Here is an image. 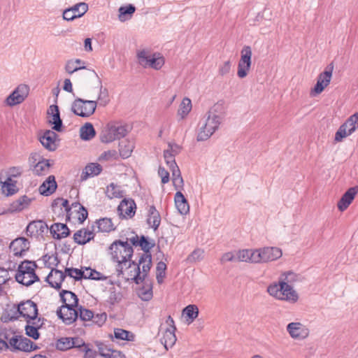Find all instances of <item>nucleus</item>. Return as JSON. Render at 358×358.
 Here are the masks:
<instances>
[{
	"instance_id": "5fc2aeb1",
	"label": "nucleus",
	"mask_w": 358,
	"mask_h": 358,
	"mask_svg": "<svg viewBox=\"0 0 358 358\" xmlns=\"http://www.w3.org/2000/svg\"><path fill=\"white\" fill-rule=\"evenodd\" d=\"M245 47L241 51V59L238 64V76L240 78L246 76V52H245Z\"/></svg>"
},
{
	"instance_id": "e433bc0d",
	"label": "nucleus",
	"mask_w": 358,
	"mask_h": 358,
	"mask_svg": "<svg viewBox=\"0 0 358 358\" xmlns=\"http://www.w3.org/2000/svg\"><path fill=\"white\" fill-rule=\"evenodd\" d=\"M136 8L131 4H129L126 6H121L119 8V15L118 18L121 22H125L126 20L130 19L135 12Z\"/></svg>"
},
{
	"instance_id": "473e14b6",
	"label": "nucleus",
	"mask_w": 358,
	"mask_h": 358,
	"mask_svg": "<svg viewBox=\"0 0 358 358\" xmlns=\"http://www.w3.org/2000/svg\"><path fill=\"white\" fill-rule=\"evenodd\" d=\"M147 222L148 224L154 229V230H157L159 227L161 222V217L159 212L156 210L155 206L150 207Z\"/></svg>"
},
{
	"instance_id": "79ce46f5",
	"label": "nucleus",
	"mask_w": 358,
	"mask_h": 358,
	"mask_svg": "<svg viewBox=\"0 0 358 358\" xmlns=\"http://www.w3.org/2000/svg\"><path fill=\"white\" fill-rule=\"evenodd\" d=\"M182 315L189 320V322H192L197 317L199 309L196 305H188L183 309Z\"/></svg>"
},
{
	"instance_id": "0e129e2a",
	"label": "nucleus",
	"mask_w": 358,
	"mask_h": 358,
	"mask_svg": "<svg viewBox=\"0 0 358 358\" xmlns=\"http://www.w3.org/2000/svg\"><path fill=\"white\" fill-rule=\"evenodd\" d=\"M82 271L83 269L74 268H66L65 269V274L68 275L71 278H74L75 280H80L82 279Z\"/></svg>"
},
{
	"instance_id": "9b49d317",
	"label": "nucleus",
	"mask_w": 358,
	"mask_h": 358,
	"mask_svg": "<svg viewBox=\"0 0 358 358\" xmlns=\"http://www.w3.org/2000/svg\"><path fill=\"white\" fill-rule=\"evenodd\" d=\"M333 69L334 66L332 64H330L327 66L325 71L318 76L317 83L314 88L311 90V95L314 96L320 94L324 88L329 85L332 77Z\"/></svg>"
},
{
	"instance_id": "b1692460",
	"label": "nucleus",
	"mask_w": 358,
	"mask_h": 358,
	"mask_svg": "<svg viewBox=\"0 0 358 358\" xmlns=\"http://www.w3.org/2000/svg\"><path fill=\"white\" fill-rule=\"evenodd\" d=\"M136 203L132 199H124L118 206L119 214L123 217H131L135 214Z\"/></svg>"
},
{
	"instance_id": "7ed1b4c3",
	"label": "nucleus",
	"mask_w": 358,
	"mask_h": 358,
	"mask_svg": "<svg viewBox=\"0 0 358 358\" xmlns=\"http://www.w3.org/2000/svg\"><path fill=\"white\" fill-rule=\"evenodd\" d=\"M270 296L277 300L283 301L289 303H295L299 300V294L291 285L286 284L285 281L279 279L278 282H273L267 287Z\"/></svg>"
},
{
	"instance_id": "338daca9",
	"label": "nucleus",
	"mask_w": 358,
	"mask_h": 358,
	"mask_svg": "<svg viewBox=\"0 0 358 358\" xmlns=\"http://www.w3.org/2000/svg\"><path fill=\"white\" fill-rule=\"evenodd\" d=\"M23 171L20 166L10 167L7 171V178L13 179V178L19 177Z\"/></svg>"
},
{
	"instance_id": "a18cd8bd",
	"label": "nucleus",
	"mask_w": 358,
	"mask_h": 358,
	"mask_svg": "<svg viewBox=\"0 0 358 358\" xmlns=\"http://www.w3.org/2000/svg\"><path fill=\"white\" fill-rule=\"evenodd\" d=\"M343 124L346 125L352 134L358 128V112L350 115Z\"/></svg>"
},
{
	"instance_id": "09e8293b",
	"label": "nucleus",
	"mask_w": 358,
	"mask_h": 358,
	"mask_svg": "<svg viewBox=\"0 0 358 358\" xmlns=\"http://www.w3.org/2000/svg\"><path fill=\"white\" fill-rule=\"evenodd\" d=\"M50 163L48 160H41L39 161L34 167L33 172L36 175H43L45 173L49 167H50Z\"/></svg>"
},
{
	"instance_id": "49530a36",
	"label": "nucleus",
	"mask_w": 358,
	"mask_h": 358,
	"mask_svg": "<svg viewBox=\"0 0 358 358\" xmlns=\"http://www.w3.org/2000/svg\"><path fill=\"white\" fill-rule=\"evenodd\" d=\"M119 146L120 155L122 156V157L124 159L128 158L133 151V144L129 142L122 141Z\"/></svg>"
},
{
	"instance_id": "0eeeda50",
	"label": "nucleus",
	"mask_w": 358,
	"mask_h": 358,
	"mask_svg": "<svg viewBox=\"0 0 358 358\" xmlns=\"http://www.w3.org/2000/svg\"><path fill=\"white\" fill-rule=\"evenodd\" d=\"M137 58L138 64L144 68L150 67L159 70L164 64V59L159 54H151L145 50L138 51Z\"/></svg>"
},
{
	"instance_id": "4be33fe9",
	"label": "nucleus",
	"mask_w": 358,
	"mask_h": 358,
	"mask_svg": "<svg viewBox=\"0 0 358 358\" xmlns=\"http://www.w3.org/2000/svg\"><path fill=\"white\" fill-rule=\"evenodd\" d=\"M48 227L47 224L42 220H36L31 222L26 228V234L27 236H33L42 235L47 231Z\"/></svg>"
},
{
	"instance_id": "4c0bfd02",
	"label": "nucleus",
	"mask_w": 358,
	"mask_h": 358,
	"mask_svg": "<svg viewBox=\"0 0 358 358\" xmlns=\"http://www.w3.org/2000/svg\"><path fill=\"white\" fill-rule=\"evenodd\" d=\"M192 108L191 100L187 97H185L179 106L178 115L180 116L181 119H184L191 111Z\"/></svg>"
},
{
	"instance_id": "bb28decb",
	"label": "nucleus",
	"mask_w": 358,
	"mask_h": 358,
	"mask_svg": "<svg viewBox=\"0 0 358 358\" xmlns=\"http://www.w3.org/2000/svg\"><path fill=\"white\" fill-rule=\"evenodd\" d=\"M175 205L181 215H186L189 211V206L183 194L178 191L174 196Z\"/></svg>"
},
{
	"instance_id": "8fccbe9b",
	"label": "nucleus",
	"mask_w": 358,
	"mask_h": 358,
	"mask_svg": "<svg viewBox=\"0 0 358 358\" xmlns=\"http://www.w3.org/2000/svg\"><path fill=\"white\" fill-rule=\"evenodd\" d=\"M122 299V294L120 292L116 290L115 287L109 289V295L107 299V303L110 305H114L119 303Z\"/></svg>"
},
{
	"instance_id": "a878e982",
	"label": "nucleus",
	"mask_w": 358,
	"mask_h": 358,
	"mask_svg": "<svg viewBox=\"0 0 358 358\" xmlns=\"http://www.w3.org/2000/svg\"><path fill=\"white\" fill-rule=\"evenodd\" d=\"M50 231L54 238L62 239L69 235L70 230L65 224L55 223L50 228Z\"/></svg>"
},
{
	"instance_id": "4d7b16f0",
	"label": "nucleus",
	"mask_w": 358,
	"mask_h": 358,
	"mask_svg": "<svg viewBox=\"0 0 358 358\" xmlns=\"http://www.w3.org/2000/svg\"><path fill=\"white\" fill-rule=\"evenodd\" d=\"M72 338L71 337L62 338L58 340L57 343V349L64 351L72 348Z\"/></svg>"
},
{
	"instance_id": "72a5a7b5",
	"label": "nucleus",
	"mask_w": 358,
	"mask_h": 358,
	"mask_svg": "<svg viewBox=\"0 0 358 358\" xmlns=\"http://www.w3.org/2000/svg\"><path fill=\"white\" fill-rule=\"evenodd\" d=\"M1 186L3 189L1 191L3 192V196H9L15 194L18 189L16 186V180L10 178H6L4 182H1Z\"/></svg>"
},
{
	"instance_id": "f3484780",
	"label": "nucleus",
	"mask_w": 358,
	"mask_h": 358,
	"mask_svg": "<svg viewBox=\"0 0 358 358\" xmlns=\"http://www.w3.org/2000/svg\"><path fill=\"white\" fill-rule=\"evenodd\" d=\"M358 193V186L349 188L342 196L337 203V207L340 211L345 210L354 200Z\"/></svg>"
},
{
	"instance_id": "f8f14e48",
	"label": "nucleus",
	"mask_w": 358,
	"mask_h": 358,
	"mask_svg": "<svg viewBox=\"0 0 358 358\" xmlns=\"http://www.w3.org/2000/svg\"><path fill=\"white\" fill-rule=\"evenodd\" d=\"M166 323L169 327L163 333V336L161 338V343L164 345V348L168 350L169 348H171L176 341V336L175 335L176 328L174 325V321L171 316L168 317Z\"/></svg>"
},
{
	"instance_id": "3c124183",
	"label": "nucleus",
	"mask_w": 358,
	"mask_h": 358,
	"mask_svg": "<svg viewBox=\"0 0 358 358\" xmlns=\"http://www.w3.org/2000/svg\"><path fill=\"white\" fill-rule=\"evenodd\" d=\"M351 134L352 133L349 129H348L346 125L342 124L335 134L334 140L336 142H341L345 138L350 136Z\"/></svg>"
},
{
	"instance_id": "864d4df0",
	"label": "nucleus",
	"mask_w": 358,
	"mask_h": 358,
	"mask_svg": "<svg viewBox=\"0 0 358 358\" xmlns=\"http://www.w3.org/2000/svg\"><path fill=\"white\" fill-rule=\"evenodd\" d=\"M262 249L248 250V260L252 263L263 262Z\"/></svg>"
},
{
	"instance_id": "c03bdc74",
	"label": "nucleus",
	"mask_w": 358,
	"mask_h": 358,
	"mask_svg": "<svg viewBox=\"0 0 358 358\" xmlns=\"http://www.w3.org/2000/svg\"><path fill=\"white\" fill-rule=\"evenodd\" d=\"M83 62L80 59H76L75 60H69L65 66V70L69 74H72L73 73L85 69V66H79L78 65L82 64Z\"/></svg>"
},
{
	"instance_id": "58836bf2",
	"label": "nucleus",
	"mask_w": 358,
	"mask_h": 358,
	"mask_svg": "<svg viewBox=\"0 0 358 358\" xmlns=\"http://www.w3.org/2000/svg\"><path fill=\"white\" fill-rule=\"evenodd\" d=\"M72 206L74 208L73 213H76L78 217V220L80 223H83L88 216L87 209L78 202L72 203Z\"/></svg>"
},
{
	"instance_id": "c9c22d12",
	"label": "nucleus",
	"mask_w": 358,
	"mask_h": 358,
	"mask_svg": "<svg viewBox=\"0 0 358 358\" xmlns=\"http://www.w3.org/2000/svg\"><path fill=\"white\" fill-rule=\"evenodd\" d=\"M93 224L95 225L98 232H110L114 229L112 221L108 218L100 219Z\"/></svg>"
},
{
	"instance_id": "6e6552de",
	"label": "nucleus",
	"mask_w": 358,
	"mask_h": 358,
	"mask_svg": "<svg viewBox=\"0 0 358 358\" xmlns=\"http://www.w3.org/2000/svg\"><path fill=\"white\" fill-rule=\"evenodd\" d=\"M97 106L96 101L85 100L78 98L71 104V111L82 117H88L95 112Z\"/></svg>"
},
{
	"instance_id": "f257e3e1",
	"label": "nucleus",
	"mask_w": 358,
	"mask_h": 358,
	"mask_svg": "<svg viewBox=\"0 0 358 358\" xmlns=\"http://www.w3.org/2000/svg\"><path fill=\"white\" fill-rule=\"evenodd\" d=\"M224 115L222 103H215L208 112L200 120L196 139L203 141L208 139L219 128Z\"/></svg>"
},
{
	"instance_id": "393cba45",
	"label": "nucleus",
	"mask_w": 358,
	"mask_h": 358,
	"mask_svg": "<svg viewBox=\"0 0 358 358\" xmlns=\"http://www.w3.org/2000/svg\"><path fill=\"white\" fill-rule=\"evenodd\" d=\"M263 262L274 261L281 257L282 252L277 247H266L262 249Z\"/></svg>"
},
{
	"instance_id": "680f3d73",
	"label": "nucleus",
	"mask_w": 358,
	"mask_h": 358,
	"mask_svg": "<svg viewBox=\"0 0 358 358\" xmlns=\"http://www.w3.org/2000/svg\"><path fill=\"white\" fill-rule=\"evenodd\" d=\"M138 294L143 301H148L150 300L152 297V287H143L139 289Z\"/></svg>"
},
{
	"instance_id": "37998d69",
	"label": "nucleus",
	"mask_w": 358,
	"mask_h": 358,
	"mask_svg": "<svg viewBox=\"0 0 358 358\" xmlns=\"http://www.w3.org/2000/svg\"><path fill=\"white\" fill-rule=\"evenodd\" d=\"M114 337L118 340L131 341L134 340V336L133 334L129 331L117 328L114 329Z\"/></svg>"
},
{
	"instance_id": "de8ad7c7",
	"label": "nucleus",
	"mask_w": 358,
	"mask_h": 358,
	"mask_svg": "<svg viewBox=\"0 0 358 358\" xmlns=\"http://www.w3.org/2000/svg\"><path fill=\"white\" fill-rule=\"evenodd\" d=\"M172 173V180L176 188L181 187L183 184V179L181 176L180 171L178 166L169 169Z\"/></svg>"
},
{
	"instance_id": "bf43d9fd",
	"label": "nucleus",
	"mask_w": 358,
	"mask_h": 358,
	"mask_svg": "<svg viewBox=\"0 0 358 358\" xmlns=\"http://www.w3.org/2000/svg\"><path fill=\"white\" fill-rule=\"evenodd\" d=\"M31 321L27 320V324L25 327L26 334L32 338L37 340L39 338V333L37 327L31 326Z\"/></svg>"
},
{
	"instance_id": "6e6d98bb",
	"label": "nucleus",
	"mask_w": 358,
	"mask_h": 358,
	"mask_svg": "<svg viewBox=\"0 0 358 358\" xmlns=\"http://www.w3.org/2000/svg\"><path fill=\"white\" fill-rule=\"evenodd\" d=\"M166 264L163 262H159L156 267V278L157 282L161 284L166 275Z\"/></svg>"
},
{
	"instance_id": "20e7f679",
	"label": "nucleus",
	"mask_w": 358,
	"mask_h": 358,
	"mask_svg": "<svg viewBox=\"0 0 358 358\" xmlns=\"http://www.w3.org/2000/svg\"><path fill=\"white\" fill-rule=\"evenodd\" d=\"M110 255L113 262L117 264V271L122 272L133 255L134 250L128 242L116 241L110 246Z\"/></svg>"
},
{
	"instance_id": "ddd939ff",
	"label": "nucleus",
	"mask_w": 358,
	"mask_h": 358,
	"mask_svg": "<svg viewBox=\"0 0 358 358\" xmlns=\"http://www.w3.org/2000/svg\"><path fill=\"white\" fill-rule=\"evenodd\" d=\"M95 235V225H88L78 230L73 235L74 241L78 245H85L92 240Z\"/></svg>"
},
{
	"instance_id": "5701e85b",
	"label": "nucleus",
	"mask_w": 358,
	"mask_h": 358,
	"mask_svg": "<svg viewBox=\"0 0 358 358\" xmlns=\"http://www.w3.org/2000/svg\"><path fill=\"white\" fill-rule=\"evenodd\" d=\"M65 278V273L57 269H52L49 275L46 277V281L52 287L59 289Z\"/></svg>"
},
{
	"instance_id": "412c9836",
	"label": "nucleus",
	"mask_w": 358,
	"mask_h": 358,
	"mask_svg": "<svg viewBox=\"0 0 358 358\" xmlns=\"http://www.w3.org/2000/svg\"><path fill=\"white\" fill-rule=\"evenodd\" d=\"M48 115L50 116L49 123L53 124L52 129L57 131H61L62 127V120L60 118L59 108L57 105H51L48 110Z\"/></svg>"
},
{
	"instance_id": "603ef678",
	"label": "nucleus",
	"mask_w": 358,
	"mask_h": 358,
	"mask_svg": "<svg viewBox=\"0 0 358 358\" xmlns=\"http://www.w3.org/2000/svg\"><path fill=\"white\" fill-rule=\"evenodd\" d=\"M300 276L292 271H289L283 273L280 277V280L285 281L286 284L291 285L299 280Z\"/></svg>"
},
{
	"instance_id": "c756f323",
	"label": "nucleus",
	"mask_w": 358,
	"mask_h": 358,
	"mask_svg": "<svg viewBox=\"0 0 358 358\" xmlns=\"http://www.w3.org/2000/svg\"><path fill=\"white\" fill-rule=\"evenodd\" d=\"M59 295L64 304L63 306L76 307L77 306L78 299L73 292L67 290H62Z\"/></svg>"
},
{
	"instance_id": "a211bd4d",
	"label": "nucleus",
	"mask_w": 358,
	"mask_h": 358,
	"mask_svg": "<svg viewBox=\"0 0 358 358\" xmlns=\"http://www.w3.org/2000/svg\"><path fill=\"white\" fill-rule=\"evenodd\" d=\"M58 135L52 130H46L40 137V142L43 146L50 151H54L57 149Z\"/></svg>"
},
{
	"instance_id": "e2e57ef3",
	"label": "nucleus",
	"mask_w": 358,
	"mask_h": 358,
	"mask_svg": "<svg viewBox=\"0 0 358 358\" xmlns=\"http://www.w3.org/2000/svg\"><path fill=\"white\" fill-rule=\"evenodd\" d=\"M138 246L145 252L144 253L150 254V250L154 246V244L149 242L146 237L142 236L140 238Z\"/></svg>"
},
{
	"instance_id": "c85d7f7f",
	"label": "nucleus",
	"mask_w": 358,
	"mask_h": 358,
	"mask_svg": "<svg viewBox=\"0 0 358 358\" xmlns=\"http://www.w3.org/2000/svg\"><path fill=\"white\" fill-rule=\"evenodd\" d=\"M245 256L246 250L230 252L224 253L221 257L220 261L222 263L227 262H241L244 261Z\"/></svg>"
},
{
	"instance_id": "9d476101",
	"label": "nucleus",
	"mask_w": 358,
	"mask_h": 358,
	"mask_svg": "<svg viewBox=\"0 0 358 358\" xmlns=\"http://www.w3.org/2000/svg\"><path fill=\"white\" fill-rule=\"evenodd\" d=\"M289 336L294 340L303 341L310 334L308 327L300 322H292L286 327Z\"/></svg>"
},
{
	"instance_id": "6ab92c4d",
	"label": "nucleus",
	"mask_w": 358,
	"mask_h": 358,
	"mask_svg": "<svg viewBox=\"0 0 358 358\" xmlns=\"http://www.w3.org/2000/svg\"><path fill=\"white\" fill-rule=\"evenodd\" d=\"M57 314L59 318L66 324H71L78 317V312L74 307L62 306L59 310L57 311Z\"/></svg>"
},
{
	"instance_id": "7c9ffc66",
	"label": "nucleus",
	"mask_w": 358,
	"mask_h": 358,
	"mask_svg": "<svg viewBox=\"0 0 358 358\" xmlns=\"http://www.w3.org/2000/svg\"><path fill=\"white\" fill-rule=\"evenodd\" d=\"M102 170L100 164L96 163H91L87 165L82 173L81 178L83 180H86L89 177H94L99 175Z\"/></svg>"
},
{
	"instance_id": "423d86ee",
	"label": "nucleus",
	"mask_w": 358,
	"mask_h": 358,
	"mask_svg": "<svg viewBox=\"0 0 358 358\" xmlns=\"http://www.w3.org/2000/svg\"><path fill=\"white\" fill-rule=\"evenodd\" d=\"M128 133L127 126L119 123H109L102 131L100 139L103 143H110L124 137Z\"/></svg>"
},
{
	"instance_id": "13d9d810",
	"label": "nucleus",
	"mask_w": 358,
	"mask_h": 358,
	"mask_svg": "<svg viewBox=\"0 0 358 358\" xmlns=\"http://www.w3.org/2000/svg\"><path fill=\"white\" fill-rule=\"evenodd\" d=\"M55 205L64 208L68 215H71L73 214L74 208H73L72 205L71 206H69L68 200L62 198H58L55 201L53 206Z\"/></svg>"
},
{
	"instance_id": "2f4dec72",
	"label": "nucleus",
	"mask_w": 358,
	"mask_h": 358,
	"mask_svg": "<svg viewBox=\"0 0 358 358\" xmlns=\"http://www.w3.org/2000/svg\"><path fill=\"white\" fill-rule=\"evenodd\" d=\"M96 135L95 129L90 122L85 123L80 129V137L84 141H90Z\"/></svg>"
},
{
	"instance_id": "1a4fd4ad",
	"label": "nucleus",
	"mask_w": 358,
	"mask_h": 358,
	"mask_svg": "<svg viewBox=\"0 0 358 358\" xmlns=\"http://www.w3.org/2000/svg\"><path fill=\"white\" fill-rule=\"evenodd\" d=\"M29 92L28 85L20 84L6 97L4 103L10 107L20 104L27 97Z\"/></svg>"
},
{
	"instance_id": "a19ab883",
	"label": "nucleus",
	"mask_w": 358,
	"mask_h": 358,
	"mask_svg": "<svg viewBox=\"0 0 358 358\" xmlns=\"http://www.w3.org/2000/svg\"><path fill=\"white\" fill-rule=\"evenodd\" d=\"M106 195L110 199L121 198L124 195L123 191L120 186L111 183L107 187Z\"/></svg>"
},
{
	"instance_id": "4468645a",
	"label": "nucleus",
	"mask_w": 358,
	"mask_h": 358,
	"mask_svg": "<svg viewBox=\"0 0 358 358\" xmlns=\"http://www.w3.org/2000/svg\"><path fill=\"white\" fill-rule=\"evenodd\" d=\"M18 312L27 320H34L38 315L37 306L31 300L22 302L18 305Z\"/></svg>"
},
{
	"instance_id": "aec40b11",
	"label": "nucleus",
	"mask_w": 358,
	"mask_h": 358,
	"mask_svg": "<svg viewBox=\"0 0 358 358\" xmlns=\"http://www.w3.org/2000/svg\"><path fill=\"white\" fill-rule=\"evenodd\" d=\"M29 248V241L24 238L20 237L13 241L10 245V249L15 256H22Z\"/></svg>"
},
{
	"instance_id": "2eb2a0df",
	"label": "nucleus",
	"mask_w": 358,
	"mask_h": 358,
	"mask_svg": "<svg viewBox=\"0 0 358 358\" xmlns=\"http://www.w3.org/2000/svg\"><path fill=\"white\" fill-rule=\"evenodd\" d=\"M88 10V5L85 3H78L63 12V18L67 21L73 20L82 17Z\"/></svg>"
},
{
	"instance_id": "39448f33",
	"label": "nucleus",
	"mask_w": 358,
	"mask_h": 358,
	"mask_svg": "<svg viewBox=\"0 0 358 358\" xmlns=\"http://www.w3.org/2000/svg\"><path fill=\"white\" fill-rule=\"evenodd\" d=\"M36 265L34 262L24 261L22 262L15 274L16 281L26 286H29L38 281L39 278L35 273Z\"/></svg>"
},
{
	"instance_id": "f704fd0d",
	"label": "nucleus",
	"mask_w": 358,
	"mask_h": 358,
	"mask_svg": "<svg viewBox=\"0 0 358 358\" xmlns=\"http://www.w3.org/2000/svg\"><path fill=\"white\" fill-rule=\"evenodd\" d=\"M31 199L27 196H23L13 201L10 206L11 212H18L26 208L30 203Z\"/></svg>"
},
{
	"instance_id": "69168bd1",
	"label": "nucleus",
	"mask_w": 358,
	"mask_h": 358,
	"mask_svg": "<svg viewBox=\"0 0 358 358\" xmlns=\"http://www.w3.org/2000/svg\"><path fill=\"white\" fill-rule=\"evenodd\" d=\"M80 318L83 321H90L94 319V313L92 310L80 307L79 308Z\"/></svg>"
},
{
	"instance_id": "774afa93",
	"label": "nucleus",
	"mask_w": 358,
	"mask_h": 358,
	"mask_svg": "<svg viewBox=\"0 0 358 358\" xmlns=\"http://www.w3.org/2000/svg\"><path fill=\"white\" fill-rule=\"evenodd\" d=\"M108 354L103 355L105 358H125L124 355L119 350L108 349Z\"/></svg>"
},
{
	"instance_id": "052dcab7",
	"label": "nucleus",
	"mask_w": 358,
	"mask_h": 358,
	"mask_svg": "<svg viewBox=\"0 0 358 358\" xmlns=\"http://www.w3.org/2000/svg\"><path fill=\"white\" fill-rule=\"evenodd\" d=\"M203 250L201 249L194 250L187 257V261L190 263L201 261L203 257Z\"/></svg>"
},
{
	"instance_id": "cd10ccee",
	"label": "nucleus",
	"mask_w": 358,
	"mask_h": 358,
	"mask_svg": "<svg viewBox=\"0 0 358 358\" xmlns=\"http://www.w3.org/2000/svg\"><path fill=\"white\" fill-rule=\"evenodd\" d=\"M57 189V182L54 176H50L39 187V192L41 194L49 196Z\"/></svg>"
},
{
	"instance_id": "dca6fc26",
	"label": "nucleus",
	"mask_w": 358,
	"mask_h": 358,
	"mask_svg": "<svg viewBox=\"0 0 358 358\" xmlns=\"http://www.w3.org/2000/svg\"><path fill=\"white\" fill-rule=\"evenodd\" d=\"M9 345L14 350L30 352L36 348L33 347L34 343L29 338L22 336H13L9 340Z\"/></svg>"
},
{
	"instance_id": "ea45409f",
	"label": "nucleus",
	"mask_w": 358,
	"mask_h": 358,
	"mask_svg": "<svg viewBox=\"0 0 358 358\" xmlns=\"http://www.w3.org/2000/svg\"><path fill=\"white\" fill-rule=\"evenodd\" d=\"M96 101L97 102V105L103 107L107 106L110 102L108 90L107 88L103 87L101 85H100L98 99Z\"/></svg>"
},
{
	"instance_id": "f03ea898",
	"label": "nucleus",
	"mask_w": 358,
	"mask_h": 358,
	"mask_svg": "<svg viewBox=\"0 0 358 358\" xmlns=\"http://www.w3.org/2000/svg\"><path fill=\"white\" fill-rule=\"evenodd\" d=\"M152 266L151 254L143 253L138 263L128 261V264L122 268V272L117 271V276H122L127 281L132 280L140 284L145 280Z\"/></svg>"
}]
</instances>
